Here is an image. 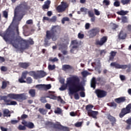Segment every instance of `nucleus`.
<instances>
[{
    "mask_svg": "<svg viewBox=\"0 0 131 131\" xmlns=\"http://www.w3.org/2000/svg\"><path fill=\"white\" fill-rule=\"evenodd\" d=\"M66 21L69 22L70 21V19H69V18L67 17H63L62 19H61L62 24H65Z\"/></svg>",
    "mask_w": 131,
    "mask_h": 131,
    "instance_id": "obj_37",
    "label": "nucleus"
},
{
    "mask_svg": "<svg viewBox=\"0 0 131 131\" xmlns=\"http://www.w3.org/2000/svg\"><path fill=\"white\" fill-rule=\"evenodd\" d=\"M67 8H68V4L65 2H61V4L57 7L56 11H57L58 13H62V12H64Z\"/></svg>",
    "mask_w": 131,
    "mask_h": 131,
    "instance_id": "obj_10",
    "label": "nucleus"
},
{
    "mask_svg": "<svg viewBox=\"0 0 131 131\" xmlns=\"http://www.w3.org/2000/svg\"><path fill=\"white\" fill-rule=\"evenodd\" d=\"M73 67L69 64H63L62 66V70L63 71H67L68 70H73Z\"/></svg>",
    "mask_w": 131,
    "mask_h": 131,
    "instance_id": "obj_21",
    "label": "nucleus"
},
{
    "mask_svg": "<svg viewBox=\"0 0 131 131\" xmlns=\"http://www.w3.org/2000/svg\"><path fill=\"white\" fill-rule=\"evenodd\" d=\"M80 79L77 76H73L68 78L66 84H62L59 88V91H65L69 86V91L71 95H73V93L76 92H80V91H85L84 87L80 84Z\"/></svg>",
    "mask_w": 131,
    "mask_h": 131,
    "instance_id": "obj_2",
    "label": "nucleus"
},
{
    "mask_svg": "<svg viewBox=\"0 0 131 131\" xmlns=\"http://www.w3.org/2000/svg\"><path fill=\"white\" fill-rule=\"evenodd\" d=\"M21 124H23V125H25L26 127H28V128L32 129L34 127V124L31 122H27L26 120H23L21 122Z\"/></svg>",
    "mask_w": 131,
    "mask_h": 131,
    "instance_id": "obj_14",
    "label": "nucleus"
},
{
    "mask_svg": "<svg viewBox=\"0 0 131 131\" xmlns=\"http://www.w3.org/2000/svg\"><path fill=\"white\" fill-rule=\"evenodd\" d=\"M89 72L86 71H84L81 72V75H82L83 77H86V76H88Z\"/></svg>",
    "mask_w": 131,
    "mask_h": 131,
    "instance_id": "obj_52",
    "label": "nucleus"
},
{
    "mask_svg": "<svg viewBox=\"0 0 131 131\" xmlns=\"http://www.w3.org/2000/svg\"><path fill=\"white\" fill-rule=\"evenodd\" d=\"M29 94L30 95L31 97L34 98L35 97V90L31 89L29 91Z\"/></svg>",
    "mask_w": 131,
    "mask_h": 131,
    "instance_id": "obj_29",
    "label": "nucleus"
},
{
    "mask_svg": "<svg viewBox=\"0 0 131 131\" xmlns=\"http://www.w3.org/2000/svg\"><path fill=\"white\" fill-rule=\"evenodd\" d=\"M55 114H62V109L60 107H57L56 110L54 111Z\"/></svg>",
    "mask_w": 131,
    "mask_h": 131,
    "instance_id": "obj_36",
    "label": "nucleus"
},
{
    "mask_svg": "<svg viewBox=\"0 0 131 131\" xmlns=\"http://www.w3.org/2000/svg\"><path fill=\"white\" fill-rule=\"evenodd\" d=\"M56 69V66L55 64L52 65V64H49L48 65V69L49 70L53 71L54 69Z\"/></svg>",
    "mask_w": 131,
    "mask_h": 131,
    "instance_id": "obj_39",
    "label": "nucleus"
},
{
    "mask_svg": "<svg viewBox=\"0 0 131 131\" xmlns=\"http://www.w3.org/2000/svg\"><path fill=\"white\" fill-rule=\"evenodd\" d=\"M47 98H50V99H52V100H57V96L53 94H50Z\"/></svg>",
    "mask_w": 131,
    "mask_h": 131,
    "instance_id": "obj_47",
    "label": "nucleus"
},
{
    "mask_svg": "<svg viewBox=\"0 0 131 131\" xmlns=\"http://www.w3.org/2000/svg\"><path fill=\"white\" fill-rule=\"evenodd\" d=\"M26 83H28V84L32 83V81H33V80H32V78H31L30 77H28L26 78Z\"/></svg>",
    "mask_w": 131,
    "mask_h": 131,
    "instance_id": "obj_33",
    "label": "nucleus"
},
{
    "mask_svg": "<svg viewBox=\"0 0 131 131\" xmlns=\"http://www.w3.org/2000/svg\"><path fill=\"white\" fill-rule=\"evenodd\" d=\"M84 91H82L79 93V95L81 98H84L85 97V93L84 92Z\"/></svg>",
    "mask_w": 131,
    "mask_h": 131,
    "instance_id": "obj_58",
    "label": "nucleus"
},
{
    "mask_svg": "<svg viewBox=\"0 0 131 131\" xmlns=\"http://www.w3.org/2000/svg\"><path fill=\"white\" fill-rule=\"evenodd\" d=\"M78 92H74L73 94H74V99L75 100H79V94H78Z\"/></svg>",
    "mask_w": 131,
    "mask_h": 131,
    "instance_id": "obj_40",
    "label": "nucleus"
},
{
    "mask_svg": "<svg viewBox=\"0 0 131 131\" xmlns=\"http://www.w3.org/2000/svg\"><path fill=\"white\" fill-rule=\"evenodd\" d=\"M78 37L80 39H82L84 37V34H82L81 33H79L78 34Z\"/></svg>",
    "mask_w": 131,
    "mask_h": 131,
    "instance_id": "obj_53",
    "label": "nucleus"
},
{
    "mask_svg": "<svg viewBox=\"0 0 131 131\" xmlns=\"http://www.w3.org/2000/svg\"><path fill=\"white\" fill-rule=\"evenodd\" d=\"M3 116L4 117H11V114L10 111L7 109L5 108L4 110L3 111Z\"/></svg>",
    "mask_w": 131,
    "mask_h": 131,
    "instance_id": "obj_25",
    "label": "nucleus"
},
{
    "mask_svg": "<svg viewBox=\"0 0 131 131\" xmlns=\"http://www.w3.org/2000/svg\"><path fill=\"white\" fill-rule=\"evenodd\" d=\"M17 10H26L28 11V10H30V6H28L27 3L24 2L16 7L15 11Z\"/></svg>",
    "mask_w": 131,
    "mask_h": 131,
    "instance_id": "obj_8",
    "label": "nucleus"
},
{
    "mask_svg": "<svg viewBox=\"0 0 131 131\" xmlns=\"http://www.w3.org/2000/svg\"><path fill=\"white\" fill-rule=\"evenodd\" d=\"M38 111L41 114H42V115H46V114H47V112H48V110L41 108H39Z\"/></svg>",
    "mask_w": 131,
    "mask_h": 131,
    "instance_id": "obj_30",
    "label": "nucleus"
},
{
    "mask_svg": "<svg viewBox=\"0 0 131 131\" xmlns=\"http://www.w3.org/2000/svg\"><path fill=\"white\" fill-rule=\"evenodd\" d=\"M40 102H41V103H43V104L47 103V99L45 97H41V98L40 99Z\"/></svg>",
    "mask_w": 131,
    "mask_h": 131,
    "instance_id": "obj_50",
    "label": "nucleus"
},
{
    "mask_svg": "<svg viewBox=\"0 0 131 131\" xmlns=\"http://www.w3.org/2000/svg\"><path fill=\"white\" fill-rule=\"evenodd\" d=\"M36 89H38L39 90H44L45 84H38L36 85Z\"/></svg>",
    "mask_w": 131,
    "mask_h": 131,
    "instance_id": "obj_38",
    "label": "nucleus"
},
{
    "mask_svg": "<svg viewBox=\"0 0 131 131\" xmlns=\"http://www.w3.org/2000/svg\"><path fill=\"white\" fill-rule=\"evenodd\" d=\"M115 2L114 3V7H120V2L118 0H115Z\"/></svg>",
    "mask_w": 131,
    "mask_h": 131,
    "instance_id": "obj_44",
    "label": "nucleus"
},
{
    "mask_svg": "<svg viewBox=\"0 0 131 131\" xmlns=\"http://www.w3.org/2000/svg\"><path fill=\"white\" fill-rule=\"evenodd\" d=\"M98 98H104L107 96V92L101 89H96L95 92Z\"/></svg>",
    "mask_w": 131,
    "mask_h": 131,
    "instance_id": "obj_11",
    "label": "nucleus"
},
{
    "mask_svg": "<svg viewBox=\"0 0 131 131\" xmlns=\"http://www.w3.org/2000/svg\"><path fill=\"white\" fill-rule=\"evenodd\" d=\"M90 27H91L90 23H86L85 25V29H86V30H89V29H90Z\"/></svg>",
    "mask_w": 131,
    "mask_h": 131,
    "instance_id": "obj_61",
    "label": "nucleus"
},
{
    "mask_svg": "<svg viewBox=\"0 0 131 131\" xmlns=\"http://www.w3.org/2000/svg\"><path fill=\"white\" fill-rule=\"evenodd\" d=\"M121 3L123 6L128 5V4H130V0H121Z\"/></svg>",
    "mask_w": 131,
    "mask_h": 131,
    "instance_id": "obj_35",
    "label": "nucleus"
},
{
    "mask_svg": "<svg viewBox=\"0 0 131 131\" xmlns=\"http://www.w3.org/2000/svg\"><path fill=\"white\" fill-rule=\"evenodd\" d=\"M27 74H28V71H26L22 73L21 77L18 79V81L20 83H26V77H27Z\"/></svg>",
    "mask_w": 131,
    "mask_h": 131,
    "instance_id": "obj_13",
    "label": "nucleus"
},
{
    "mask_svg": "<svg viewBox=\"0 0 131 131\" xmlns=\"http://www.w3.org/2000/svg\"><path fill=\"white\" fill-rule=\"evenodd\" d=\"M127 36V34L125 32L121 30L119 34L118 35V38L120 40L121 39H125Z\"/></svg>",
    "mask_w": 131,
    "mask_h": 131,
    "instance_id": "obj_17",
    "label": "nucleus"
},
{
    "mask_svg": "<svg viewBox=\"0 0 131 131\" xmlns=\"http://www.w3.org/2000/svg\"><path fill=\"white\" fill-rule=\"evenodd\" d=\"M108 106H110V107H115V108H116V107H117V104H116L114 102H110L108 104Z\"/></svg>",
    "mask_w": 131,
    "mask_h": 131,
    "instance_id": "obj_41",
    "label": "nucleus"
},
{
    "mask_svg": "<svg viewBox=\"0 0 131 131\" xmlns=\"http://www.w3.org/2000/svg\"><path fill=\"white\" fill-rule=\"evenodd\" d=\"M46 21H48V22H50V18L47 16H44L42 18V22L45 23Z\"/></svg>",
    "mask_w": 131,
    "mask_h": 131,
    "instance_id": "obj_49",
    "label": "nucleus"
},
{
    "mask_svg": "<svg viewBox=\"0 0 131 131\" xmlns=\"http://www.w3.org/2000/svg\"><path fill=\"white\" fill-rule=\"evenodd\" d=\"M52 88L51 84H44V91H47V90H50Z\"/></svg>",
    "mask_w": 131,
    "mask_h": 131,
    "instance_id": "obj_46",
    "label": "nucleus"
},
{
    "mask_svg": "<svg viewBox=\"0 0 131 131\" xmlns=\"http://www.w3.org/2000/svg\"><path fill=\"white\" fill-rule=\"evenodd\" d=\"M111 67H115L116 69H126V72L129 73L131 71V64L129 63L128 65L122 64L120 65L119 63L116 62H111L110 64Z\"/></svg>",
    "mask_w": 131,
    "mask_h": 131,
    "instance_id": "obj_5",
    "label": "nucleus"
},
{
    "mask_svg": "<svg viewBox=\"0 0 131 131\" xmlns=\"http://www.w3.org/2000/svg\"><path fill=\"white\" fill-rule=\"evenodd\" d=\"M127 13H128V11H124V10H121L120 11L117 12V14H118V15H120V16L126 15Z\"/></svg>",
    "mask_w": 131,
    "mask_h": 131,
    "instance_id": "obj_31",
    "label": "nucleus"
},
{
    "mask_svg": "<svg viewBox=\"0 0 131 131\" xmlns=\"http://www.w3.org/2000/svg\"><path fill=\"white\" fill-rule=\"evenodd\" d=\"M30 66L29 63L27 62H19V66L20 68H23L24 69H27L28 67Z\"/></svg>",
    "mask_w": 131,
    "mask_h": 131,
    "instance_id": "obj_23",
    "label": "nucleus"
},
{
    "mask_svg": "<svg viewBox=\"0 0 131 131\" xmlns=\"http://www.w3.org/2000/svg\"><path fill=\"white\" fill-rule=\"evenodd\" d=\"M103 4L105 6H109V5H110V1L108 0H104L103 1Z\"/></svg>",
    "mask_w": 131,
    "mask_h": 131,
    "instance_id": "obj_51",
    "label": "nucleus"
},
{
    "mask_svg": "<svg viewBox=\"0 0 131 131\" xmlns=\"http://www.w3.org/2000/svg\"><path fill=\"white\" fill-rule=\"evenodd\" d=\"M58 102H60L62 104H65L64 100L60 97V96L57 97V99Z\"/></svg>",
    "mask_w": 131,
    "mask_h": 131,
    "instance_id": "obj_45",
    "label": "nucleus"
},
{
    "mask_svg": "<svg viewBox=\"0 0 131 131\" xmlns=\"http://www.w3.org/2000/svg\"><path fill=\"white\" fill-rule=\"evenodd\" d=\"M82 123H83V122H78L75 124V126L76 127H80L82 126Z\"/></svg>",
    "mask_w": 131,
    "mask_h": 131,
    "instance_id": "obj_42",
    "label": "nucleus"
},
{
    "mask_svg": "<svg viewBox=\"0 0 131 131\" xmlns=\"http://www.w3.org/2000/svg\"><path fill=\"white\" fill-rule=\"evenodd\" d=\"M7 82L6 81H3L2 82V85L1 87V89H2V90H5V89H6V88H7Z\"/></svg>",
    "mask_w": 131,
    "mask_h": 131,
    "instance_id": "obj_43",
    "label": "nucleus"
},
{
    "mask_svg": "<svg viewBox=\"0 0 131 131\" xmlns=\"http://www.w3.org/2000/svg\"><path fill=\"white\" fill-rule=\"evenodd\" d=\"M55 127L57 128L56 131H69V128L68 127L62 126L60 123H58V125H55Z\"/></svg>",
    "mask_w": 131,
    "mask_h": 131,
    "instance_id": "obj_16",
    "label": "nucleus"
},
{
    "mask_svg": "<svg viewBox=\"0 0 131 131\" xmlns=\"http://www.w3.org/2000/svg\"><path fill=\"white\" fill-rule=\"evenodd\" d=\"M107 40H108V38L107 36H103L100 40L97 39L95 41L96 46H100V47H102L103 46L104 43L107 42Z\"/></svg>",
    "mask_w": 131,
    "mask_h": 131,
    "instance_id": "obj_12",
    "label": "nucleus"
},
{
    "mask_svg": "<svg viewBox=\"0 0 131 131\" xmlns=\"http://www.w3.org/2000/svg\"><path fill=\"white\" fill-rule=\"evenodd\" d=\"M3 16L6 19L8 18V12H7V11H3Z\"/></svg>",
    "mask_w": 131,
    "mask_h": 131,
    "instance_id": "obj_64",
    "label": "nucleus"
},
{
    "mask_svg": "<svg viewBox=\"0 0 131 131\" xmlns=\"http://www.w3.org/2000/svg\"><path fill=\"white\" fill-rule=\"evenodd\" d=\"M122 22H123V23H127V17L126 16H123L122 17Z\"/></svg>",
    "mask_w": 131,
    "mask_h": 131,
    "instance_id": "obj_54",
    "label": "nucleus"
},
{
    "mask_svg": "<svg viewBox=\"0 0 131 131\" xmlns=\"http://www.w3.org/2000/svg\"><path fill=\"white\" fill-rule=\"evenodd\" d=\"M80 10L81 12H84V13H85V14H86V12H88V9L85 7H82Z\"/></svg>",
    "mask_w": 131,
    "mask_h": 131,
    "instance_id": "obj_60",
    "label": "nucleus"
},
{
    "mask_svg": "<svg viewBox=\"0 0 131 131\" xmlns=\"http://www.w3.org/2000/svg\"><path fill=\"white\" fill-rule=\"evenodd\" d=\"M100 33V28L96 27L91 29L89 31L90 38H94L95 36Z\"/></svg>",
    "mask_w": 131,
    "mask_h": 131,
    "instance_id": "obj_7",
    "label": "nucleus"
},
{
    "mask_svg": "<svg viewBox=\"0 0 131 131\" xmlns=\"http://www.w3.org/2000/svg\"><path fill=\"white\" fill-rule=\"evenodd\" d=\"M30 76H32L33 77L34 79H37V72H35L34 71H31L30 72H28V74Z\"/></svg>",
    "mask_w": 131,
    "mask_h": 131,
    "instance_id": "obj_28",
    "label": "nucleus"
},
{
    "mask_svg": "<svg viewBox=\"0 0 131 131\" xmlns=\"http://www.w3.org/2000/svg\"><path fill=\"white\" fill-rule=\"evenodd\" d=\"M57 21V16H53L51 18H50V22H56Z\"/></svg>",
    "mask_w": 131,
    "mask_h": 131,
    "instance_id": "obj_56",
    "label": "nucleus"
},
{
    "mask_svg": "<svg viewBox=\"0 0 131 131\" xmlns=\"http://www.w3.org/2000/svg\"><path fill=\"white\" fill-rule=\"evenodd\" d=\"M94 108V105H92L91 104H89L85 106V110L87 111V113L92 111V109Z\"/></svg>",
    "mask_w": 131,
    "mask_h": 131,
    "instance_id": "obj_27",
    "label": "nucleus"
},
{
    "mask_svg": "<svg viewBox=\"0 0 131 131\" xmlns=\"http://www.w3.org/2000/svg\"><path fill=\"white\" fill-rule=\"evenodd\" d=\"M46 125L49 126V127H53V128H55V130L57 131L58 129V128L56 127V125H59V123H57L56 124H54L52 122H48L46 123Z\"/></svg>",
    "mask_w": 131,
    "mask_h": 131,
    "instance_id": "obj_22",
    "label": "nucleus"
},
{
    "mask_svg": "<svg viewBox=\"0 0 131 131\" xmlns=\"http://www.w3.org/2000/svg\"><path fill=\"white\" fill-rule=\"evenodd\" d=\"M47 75V73L43 71H39L37 72V79L38 78H42V77H45Z\"/></svg>",
    "mask_w": 131,
    "mask_h": 131,
    "instance_id": "obj_19",
    "label": "nucleus"
},
{
    "mask_svg": "<svg viewBox=\"0 0 131 131\" xmlns=\"http://www.w3.org/2000/svg\"><path fill=\"white\" fill-rule=\"evenodd\" d=\"M71 43L73 45V46H75V45L77 46V45H78V41H77V40H72Z\"/></svg>",
    "mask_w": 131,
    "mask_h": 131,
    "instance_id": "obj_62",
    "label": "nucleus"
},
{
    "mask_svg": "<svg viewBox=\"0 0 131 131\" xmlns=\"http://www.w3.org/2000/svg\"><path fill=\"white\" fill-rule=\"evenodd\" d=\"M107 119L111 122L112 126H114L116 124V118L111 116V114H108L106 117Z\"/></svg>",
    "mask_w": 131,
    "mask_h": 131,
    "instance_id": "obj_15",
    "label": "nucleus"
},
{
    "mask_svg": "<svg viewBox=\"0 0 131 131\" xmlns=\"http://www.w3.org/2000/svg\"><path fill=\"white\" fill-rule=\"evenodd\" d=\"M1 71H3V72H6V71H8V68L5 66H2L1 68Z\"/></svg>",
    "mask_w": 131,
    "mask_h": 131,
    "instance_id": "obj_57",
    "label": "nucleus"
},
{
    "mask_svg": "<svg viewBox=\"0 0 131 131\" xmlns=\"http://www.w3.org/2000/svg\"><path fill=\"white\" fill-rule=\"evenodd\" d=\"M3 39L9 45H11L15 49H18L19 43L20 45H25L19 48L20 51H24L27 50L29 48V46L34 45V41L32 39L28 40L23 39L22 38L17 39L14 35H11L10 34H5L3 36Z\"/></svg>",
    "mask_w": 131,
    "mask_h": 131,
    "instance_id": "obj_1",
    "label": "nucleus"
},
{
    "mask_svg": "<svg viewBox=\"0 0 131 131\" xmlns=\"http://www.w3.org/2000/svg\"><path fill=\"white\" fill-rule=\"evenodd\" d=\"M61 32V28L59 26L52 27L51 30L46 31V38H45V46L47 47L49 44V40L52 39L53 41H56L58 39L59 36L57 35Z\"/></svg>",
    "mask_w": 131,
    "mask_h": 131,
    "instance_id": "obj_3",
    "label": "nucleus"
},
{
    "mask_svg": "<svg viewBox=\"0 0 131 131\" xmlns=\"http://www.w3.org/2000/svg\"><path fill=\"white\" fill-rule=\"evenodd\" d=\"M125 101H126V98H125V97H121L115 99V102H116L117 104H121L122 103H124Z\"/></svg>",
    "mask_w": 131,
    "mask_h": 131,
    "instance_id": "obj_18",
    "label": "nucleus"
},
{
    "mask_svg": "<svg viewBox=\"0 0 131 131\" xmlns=\"http://www.w3.org/2000/svg\"><path fill=\"white\" fill-rule=\"evenodd\" d=\"M50 8V6L44 4L42 6V10H48V9Z\"/></svg>",
    "mask_w": 131,
    "mask_h": 131,
    "instance_id": "obj_59",
    "label": "nucleus"
},
{
    "mask_svg": "<svg viewBox=\"0 0 131 131\" xmlns=\"http://www.w3.org/2000/svg\"><path fill=\"white\" fill-rule=\"evenodd\" d=\"M28 118V115L26 114H23L20 117V119L21 120H24V119H26V118Z\"/></svg>",
    "mask_w": 131,
    "mask_h": 131,
    "instance_id": "obj_55",
    "label": "nucleus"
},
{
    "mask_svg": "<svg viewBox=\"0 0 131 131\" xmlns=\"http://www.w3.org/2000/svg\"><path fill=\"white\" fill-rule=\"evenodd\" d=\"M8 97L10 98V99L16 100V101H18V102H22V101H24V100H26L27 99V96H26L24 93L17 94L10 93L8 95Z\"/></svg>",
    "mask_w": 131,
    "mask_h": 131,
    "instance_id": "obj_4",
    "label": "nucleus"
},
{
    "mask_svg": "<svg viewBox=\"0 0 131 131\" xmlns=\"http://www.w3.org/2000/svg\"><path fill=\"white\" fill-rule=\"evenodd\" d=\"M48 61H49V62H52V63H55V62H58L59 59L57 57H50L49 58Z\"/></svg>",
    "mask_w": 131,
    "mask_h": 131,
    "instance_id": "obj_32",
    "label": "nucleus"
},
{
    "mask_svg": "<svg viewBox=\"0 0 131 131\" xmlns=\"http://www.w3.org/2000/svg\"><path fill=\"white\" fill-rule=\"evenodd\" d=\"M131 112V103L126 105V107H124L121 109L119 116L120 118H123L126 114H128Z\"/></svg>",
    "mask_w": 131,
    "mask_h": 131,
    "instance_id": "obj_6",
    "label": "nucleus"
},
{
    "mask_svg": "<svg viewBox=\"0 0 131 131\" xmlns=\"http://www.w3.org/2000/svg\"><path fill=\"white\" fill-rule=\"evenodd\" d=\"M88 15H89V17H93L94 16H95L94 12H93L91 11H88Z\"/></svg>",
    "mask_w": 131,
    "mask_h": 131,
    "instance_id": "obj_63",
    "label": "nucleus"
},
{
    "mask_svg": "<svg viewBox=\"0 0 131 131\" xmlns=\"http://www.w3.org/2000/svg\"><path fill=\"white\" fill-rule=\"evenodd\" d=\"M116 54H117V52L112 51L110 53L109 61H113L114 57L116 56Z\"/></svg>",
    "mask_w": 131,
    "mask_h": 131,
    "instance_id": "obj_24",
    "label": "nucleus"
},
{
    "mask_svg": "<svg viewBox=\"0 0 131 131\" xmlns=\"http://www.w3.org/2000/svg\"><path fill=\"white\" fill-rule=\"evenodd\" d=\"M88 114L89 116H91V117H93V118L97 119V115L99 114V112L98 111H91V112H89Z\"/></svg>",
    "mask_w": 131,
    "mask_h": 131,
    "instance_id": "obj_20",
    "label": "nucleus"
},
{
    "mask_svg": "<svg viewBox=\"0 0 131 131\" xmlns=\"http://www.w3.org/2000/svg\"><path fill=\"white\" fill-rule=\"evenodd\" d=\"M76 49H78V46L74 45L72 47V49H71V53H74V51L76 50Z\"/></svg>",
    "mask_w": 131,
    "mask_h": 131,
    "instance_id": "obj_48",
    "label": "nucleus"
},
{
    "mask_svg": "<svg viewBox=\"0 0 131 131\" xmlns=\"http://www.w3.org/2000/svg\"><path fill=\"white\" fill-rule=\"evenodd\" d=\"M96 84H97V80H96L95 77H93L91 83V88H93L95 90L96 89Z\"/></svg>",
    "mask_w": 131,
    "mask_h": 131,
    "instance_id": "obj_26",
    "label": "nucleus"
},
{
    "mask_svg": "<svg viewBox=\"0 0 131 131\" xmlns=\"http://www.w3.org/2000/svg\"><path fill=\"white\" fill-rule=\"evenodd\" d=\"M2 100L4 101V102L5 103V105H7V106H15L17 105V102L15 101H10V100H8V96H2Z\"/></svg>",
    "mask_w": 131,
    "mask_h": 131,
    "instance_id": "obj_9",
    "label": "nucleus"
},
{
    "mask_svg": "<svg viewBox=\"0 0 131 131\" xmlns=\"http://www.w3.org/2000/svg\"><path fill=\"white\" fill-rule=\"evenodd\" d=\"M17 128L19 130H26V126L19 125Z\"/></svg>",
    "mask_w": 131,
    "mask_h": 131,
    "instance_id": "obj_34",
    "label": "nucleus"
}]
</instances>
